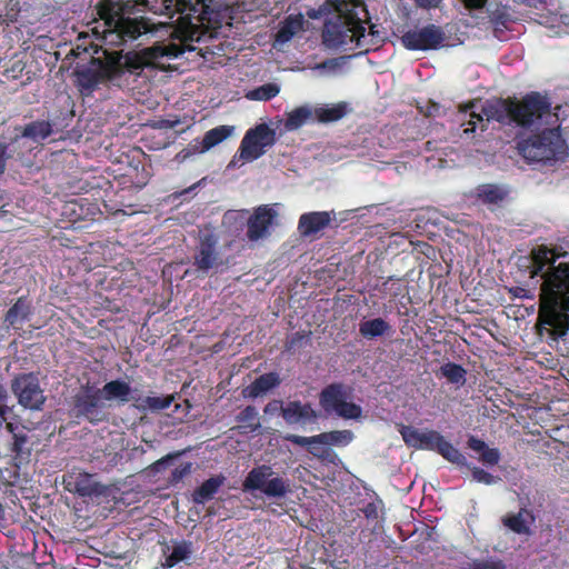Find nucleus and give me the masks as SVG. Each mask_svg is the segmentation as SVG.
I'll return each mask as SVG.
<instances>
[{
    "mask_svg": "<svg viewBox=\"0 0 569 569\" xmlns=\"http://www.w3.org/2000/svg\"><path fill=\"white\" fill-rule=\"evenodd\" d=\"M286 440L289 442L301 446V447H308L309 445H319L318 435L312 437H302L298 435H289L286 437Z\"/></svg>",
    "mask_w": 569,
    "mask_h": 569,
    "instance_id": "obj_43",
    "label": "nucleus"
},
{
    "mask_svg": "<svg viewBox=\"0 0 569 569\" xmlns=\"http://www.w3.org/2000/svg\"><path fill=\"white\" fill-rule=\"evenodd\" d=\"M276 206L263 204L256 209L254 213L248 219L247 236L250 241H258L269 234V228L272 226L278 212Z\"/></svg>",
    "mask_w": 569,
    "mask_h": 569,
    "instance_id": "obj_12",
    "label": "nucleus"
},
{
    "mask_svg": "<svg viewBox=\"0 0 569 569\" xmlns=\"http://www.w3.org/2000/svg\"><path fill=\"white\" fill-rule=\"evenodd\" d=\"M74 489L80 496H92L100 492L99 485L89 473H80L74 482Z\"/></svg>",
    "mask_w": 569,
    "mask_h": 569,
    "instance_id": "obj_38",
    "label": "nucleus"
},
{
    "mask_svg": "<svg viewBox=\"0 0 569 569\" xmlns=\"http://www.w3.org/2000/svg\"><path fill=\"white\" fill-rule=\"evenodd\" d=\"M143 6L157 14L172 19L179 14L171 31L179 42L157 43L121 54L107 52L104 60L94 59L77 71V83L82 93L92 92L100 83L109 82L121 89L134 90L147 84L158 71L171 69V61L187 50L189 42L199 41L203 24V4L200 0H143Z\"/></svg>",
    "mask_w": 569,
    "mask_h": 569,
    "instance_id": "obj_1",
    "label": "nucleus"
},
{
    "mask_svg": "<svg viewBox=\"0 0 569 569\" xmlns=\"http://www.w3.org/2000/svg\"><path fill=\"white\" fill-rule=\"evenodd\" d=\"M226 264L219 251L218 237L211 231L200 233L199 242L193 253V266L202 274L218 272Z\"/></svg>",
    "mask_w": 569,
    "mask_h": 569,
    "instance_id": "obj_9",
    "label": "nucleus"
},
{
    "mask_svg": "<svg viewBox=\"0 0 569 569\" xmlns=\"http://www.w3.org/2000/svg\"><path fill=\"white\" fill-rule=\"evenodd\" d=\"M475 569H503L499 561H485L475 565Z\"/></svg>",
    "mask_w": 569,
    "mask_h": 569,
    "instance_id": "obj_48",
    "label": "nucleus"
},
{
    "mask_svg": "<svg viewBox=\"0 0 569 569\" xmlns=\"http://www.w3.org/2000/svg\"><path fill=\"white\" fill-rule=\"evenodd\" d=\"M535 522L533 512L526 507L520 508L518 512H509L501 517L502 526L520 536H530Z\"/></svg>",
    "mask_w": 569,
    "mask_h": 569,
    "instance_id": "obj_16",
    "label": "nucleus"
},
{
    "mask_svg": "<svg viewBox=\"0 0 569 569\" xmlns=\"http://www.w3.org/2000/svg\"><path fill=\"white\" fill-rule=\"evenodd\" d=\"M467 9H481L488 0H460Z\"/></svg>",
    "mask_w": 569,
    "mask_h": 569,
    "instance_id": "obj_49",
    "label": "nucleus"
},
{
    "mask_svg": "<svg viewBox=\"0 0 569 569\" xmlns=\"http://www.w3.org/2000/svg\"><path fill=\"white\" fill-rule=\"evenodd\" d=\"M353 432L350 430H335L318 435L319 445L346 447L353 440Z\"/></svg>",
    "mask_w": 569,
    "mask_h": 569,
    "instance_id": "obj_30",
    "label": "nucleus"
},
{
    "mask_svg": "<svg viewBox=\"0 0 569 569\" xmlns=\"http://www.w3.org/2000/svg\"><path fill=\"white\" fill-rule=\"evenodd\" d=\"M52 133V126L49 121H33L23 129L22 137L36 142L44 140Z\"/></svg>",
    "mask_w": 569,
    "mask_h": 569,
    "instance_id": "obj_33",
    "label": "nucleus"
},
{
    "mask_svg": "<svg viewBox=\"0 0 569 569\" xmlns=\"http://www.w3.org/2000/svg\"><path fill=\"white\" fill-rule=\"evenodd\" d=\"M541 20L539 21L541 24H546L550 28H557L556 34H561L565 32H569V14H556L552 13L549 17L540 16Z\"/></svg>",
    "mask_w": 569,
    "mask_h": 569,
    "instance_id": "obj_41",
    "label": "nucleus"
},
{
    "mask_svg": "<svg viewBox=\"0 0 569 569\" xmlns=\"http://www.w3.org/2000/svg\"><path fill=\"white\" fill-rule=\"evenodd\" d=\"M280 385L279 375L269 372L259 376L252 383L242 390L244 398L256 399Z\"/></svg>",
    "mask_w": 569,
    "mask_h": 569,
    "instance_id": "obj_24",
    "label": "nucleus"
},
{
    "mask_svg": "<svg viewBox=\"0 0 569 569\" xmlns=\"http://www.w3.org/2000/svg\"><path fill=\"white\" fill-rule=\"evenodd\" d=\"M192 465L191 462H183L179 465L171 475V482H178L182 480L187 475L191 472Z\"/></svg>",
    "mask_w": 569,
    "mask_h": 569,
    "instance_id": "obj_45",
    "label": "nucleus"
},
{
    "mask_svg": "<svg viewBox=\"0 0 569 569\" xmlns=\"http://www.w3.org/2000/svg\"><path fill=\"white\" fill-rule=\"evenodd\" d=\"M305 18L301 13L289 14L279 24V29L274 36L273 47L279 48L288 43L296 34L303 30Z\"/></svg>",
    "mask_w": 569,
    "mask_h": 569,
    "instance_id": "obj_20",
    "label": "nucleus"
},
{
    "mask_svg": "<svg viewBox=\"0 0 569 569\" xmlns=\"http://www.w3.org/2000/svg\"><path fill=\"white\" fill-rule=\"evenodd\" d=\"M445 40L443 32L435 24L407 31L401 37L402 44L409 50H430L438 48Z\"/></svg>",
    "mask_w": 569,
    "mask_h": 569,
    "instance_id": "obj_11",
    "label": "nucleus"
},
{
    "mask_svg": "<svg viewBox=\"0 0 569 569\" xmlns=\"http://www.w3.org/2000/svg\"><path fill=\"white\" fill-rule=\"evenodd\" d=\"M223 476H214L206 480L192 495L193 502L203 505L218 492L219 488L224 483Z\"/></svg>",
    "mask_w": 569,
    "mask_h": 569,
    "instance_id": "obj_27",
    "label": "nucleus"
},
{
    "mask_svg": "<svg viewBox=\"0 0 569 569\" xmlns=\"http://www.w3.org/2000/svg\"><path fill=\"white\" fill-rule=\"evenodd\" d=\"M472 103L461 110L460 121L463 134L469 138L479 127L497 121L501 124L516 123L529 130L517 141L519 154L531 164L553 167L562 163L569 156V146L561 132V121L551 109V102L538 92L527 94L520 102L488 100L477 112Z\"/></svg>",
    "mask_w": 569,
    "mask_h": 569,
    "instance_id": "obj_2",
    "label": "nucleus"
},
{
    "mask_svg": "<svg viewBox=\"0 0 569 569\" xmlns=\"http://www.w3.org/2000/svg\"><path fill=\"white\" fill-rule=\"evenodd\" d=\"M359 333L367 340H375L393 333L392 326L383 318L363 319L359 323Z\"/></svg>",
    "mask_w": 569,
    "mask_h": 569,
    "instance_id": "obj_22",
    "label": "nucleus"
},
{
    "mask_svg": "<svg viewBox=\"0 0 569 569\" xmlns=\"http://www.w3.org/2000/svg\"><path fill=\"white\" fill-rule=\"evenodd\" d=\"M472 478L475 481L485 485H493L500 480L499 477H496L478 467L472 468Z\"/></svg>",
    "mask_w": 569,
    "mask_h": 569,
    "instance_id": "obj_42",
    "label": "nucleus"
},
{
    "mask_svg": "<svg viewBox=\"0 0 569 569\" xmlns=\"http://www.w3.org/2000/svg\"><path fill=\"white\" fill-rule=\"evenodd\" d=\"M350 389L341 383H331L320 393V406L328 415H335L346 420H357L362 415L359 405L349 401Z\"/></svg>",
    "mask_w": 569,
    "mask_h": 569,
    "instance_id": "obj_8",
    "label": "nucleus"
},
{
    "mask_svg": "<svg viewBox=\"0 0 569 569\" xmlns=\"http://www.w3.org/2000/svg\"><path fill=\"white\" fill-rule=\"evenodd\" d=\"M103 396L101 389L87 387L76 400V408L84 416H93L103 405Z\"/></svg>",
    "mask_w": 569,
    "mask_h": 569,
    "instance_id": "obj_21",
    "label": "nucleus"
},
{
    "mask_svg": "<svg viewBox=\"0 0 569 569\" xmlns=\"http://www.w3.org/2000/svg\"><path fill=\"white\" fill-rule=\"evenodd\" d=\"M442 0H416L418 7L423 9L437 8Z\"/></svg>",
    "mask_w": 569,
    "mask_h": 569,
    "instance_id": "obj_51",
    "label": "nucleus"
},
{
    "mask_svg": "<svg viewBox=\"0 0 569 569\" xmlns=\"http://www.w3.org/2000/svg\"><path fill=\"white\" fill-rule=\"evenodd\" d=\"M206 179H201L199 180L198 182H196L194 184L190 186L189 188L182 190L181 192H179L177 194V197H182V196H186V194H189L191 193L192 191H194L198 187H200L203 182H204Z\"/></svg>",
    "mask_w": 569,
    "mask_h": 569,
    "instance_id": "obj_53",
    "label": "nucleus"
},
{
    "mask_svg": "<svg viewBox=\"0 0 569 569\" xmlns=\"http://www.w3.org/2000/svg\"><path fill=\"white\" fill-rule=\"evenodd\" d=\"M435 451L452 463L458 466L467 465V458L452 443L447 441L442 435Z\"/></svg>",
    "mask_w": 569,
    "mask_h": 569,
    "instance_id": "obj_32",
    "label": "nucleus"
},
{
    "mask_svg": "<svg viewBox=\"0 0 569 569\" xmlns=\"http://www.w3.org/2000/svg\"><path fill=\"white\" fill-rule=\"evenodd\" d=\"M12 390L24 408L40 409L46 400L39 380L32 373L17 377L12 382Z\"/></svg>",
    "mask_w": 569,
    "mask_h": 569,
    "instance_id": "obj_10",
    "label": "nucleus"
},
{
    "mask_svg": "<svg viewBox=\"0 0 569 569\" xmlns=\"http://www.w3.org/2000/svg\"><path fill=\"white\" fill-rule=\"evenodd\" d=\"M8 146L0 143V176L4 172L6 169V162L8 159Z\"/></svg>",
    "mask_w": 569,
    "mask_h": 569,
    "instance_id": "obj_50",
    "label": "nucleus"
},
{
    "mask_svg": "<svg viewBox=\"0 0 569 569\" xmlns=\"http://www.w3.org/2000/svg\"><path fill=\"white\" fill-rule=\"evenodd\" d=\"M331 221L327 211L307 212L300 216L298 230L303 237H310L323 230Z\"/></svg>",
    "mask_w": 569,
    "mask_h": 569,
    "instance_id": "obj_19",
    "label": "nucleus"
},
{
    "mask_svg": "<svg viewBox=\"0 0 569 569\" xmlns=\"http://www.w3.org/2000/svg\"><path fill=\"white\" fill-rule=\"evenodd\" d=\"M328 13L335 14L333 4L331 3V0H328L325 2L319 9H312L308 11V16L311 19H319Z\"/></svg>",
    "mask_w": 569,
    "mask_h": 569,
    "instance_id": "obj_44",
    "label": "nucleus"
},
{
    "mask_svg": "<svg viewBox=\"0 0 569 569\" xmlns=\"http://www.w3.org/2000/svg\"><path fill=\"white\" fill-rule=\"evenodd\" d=\"M509 193L510 191L506 186L485 183L472 189L469 197L475 203L496 206L502 203Z\"/></svg>",
    "mask_w": 569,
    "mask_h": 569,
    "instance_id": "obj_15",
    "label": "nucleus"
},
{
    "mask_svg": "<svg viewBox=\"0 0 569 569\" xmlns=\"http://www.w3.org/2000/svg\"><path fill=\"white\" fill-rule=\"evenodd\" d=\"M313 120L318 122H333L343 118L349 111L347 102H339L335 104H322L312 107Z\"/></svg>",
    "mask_w": 569,
    "mask_h": 569,
    "instance_id": "obj_25",
    "label": "nucleus"
},
{
    "mask_svg": "<svg viewBox=\"0 0 569 569\" xmlns=\"http://www.w3.org/2000/svg\"><path fill=\"white\" fill-rule=\"evenodd\" d=\"M440 376L446 378L448 382L462 387L466 383L467 371L457 363L447 362L440 367Z\"/></svg>",
    "mask_w": 569,
    "mask_h": 569,
    "instance_id": "obj_35",
    "label": "nucleus"
},
{
    "mask_svg": "<svg viewBox=\"0 0 569 569\" xmlns=\"http://www.w3.org/2000/svg\"><path fill=\"white\" fill-rule=\"evenodd\" d=\"M560 257L547 246L533 248L530 256L520 258L519 266L528 271L530 279L536 280L531 287L509 289L515 298L533 300L539 286L540 323L548 327L555 339L566 336L569 329V263L556 264Z\"/></svg>",
    "mask_w": 569,
    "mask_h": 569,
    "instance_id": "obj_3",
    "label": "nucleus"
},
{
    "mask_svg": "<svg viewBox=\"0 0 569 569\" xmlns=\"http://www.w3.org/2000/svg\"><path fill=\"white\" fill-rule=\"evenodd\" d=\"M246 492H260L268 499H282L291 492L290 480L279 476L271 466L260 465L252 468L243 480Z\"/></svg>",
    "mask_w": 569,
    "mask_h": 569,
    "instance_id": "obj_6",
    "label": "nucleus"
},
{
    "mask_svg": "<svg viewBox=\"0 0 569 569\" xmlns=\"http://www.w3.org/2000/svg\"><path fill=\"white\" fill-rule=\"evenodd\" d=\"M84 201H87V199L79 198L67 202L63 207V213H70L74 219H82L87 216L93 217L99 211V208L96 204L87 203L88 208L84 210Z\"/></svg>",
    "mask_w": 569,
    "mask_h": 569,
    "instance_id": "obj_31",
    "label": "nucleus"
},
{
    "mask_svg": "<svg viewBox=\"0 0 569 569\" xmlns=\"http://www.w3.org/2000/svg\"><path fill=\"white\" fill-rule=\"evenodd\" d=\"M515 18L509 12L508 8L498 9L492 16V22L495 24V36L502 40V29H509V23L513 22Z\"/></svg>",
    "mask_w": 569,
    "mask_h": 569,
    "instance_id": "obj_39",
    "label": "nucleus"
},
{
    "mask_svg": "<svg viewBox=\"0 0 569 569\" xmlns=\"http://www.w3.org/2000/svg\"><path fill=\"white\" fill-rule=\"evenodd\" d=\"M192 555L191 541H173L171 546H167L163 550L164 561L162 567L168 569L177 566L181 561L188 560Z\"/></svg>",
    "mask_w": 569,
    "mask_h": 569,
    "instance_id": "obj_23",
    "label": "nucleus"
},
{
    "mask_svg": "<svg viewBox=\"0 0 569 569\" xmlns=\"http://www.w3.org/2000/svg\"><path fill=\"white\" fill-rule=\"evenodd\" d=\"M174 397H140L139 401H134V407L140 411L151 410V411H160L167 409L172 403Z\"/></svg>",
    "mask_w": 569,
    "mask_h": 569,
    "instance_id": "obj_36",
    "label": "nucleus"
},
{
    "mask_svg": "<svg viewBox=\"0 0 569 569\" xmlns=\"http://www.w3.org/2000/svg\"><path fill=\"white\" fill-rule=\"evenodd\" d=\"M280 92V87L274 82L264 83L258 88L249 90L246 98L253 101H268Z\"/></svg>",
    "mask_w": 569,
    "mask_h": 569,
    "instance_id": "obj_37",
    "label": "nucleus"
},
{
    "mask_svg": "<svg viewBox=\"0 0 569 569\" xmlns=\"http://www.w3.org/2000/svg\"><path fill=\"white\" fill-rule=\"evenodd\" d=\"M233 132V126L223 124L212 128L204 133L201 141L190 143L179 156L186 159L191 154L203 153L231 137Z\"/></svg>",
    "mask_w": 569,
    "mask_h": 569,
    "instance_id": "obj_13",
    "label": "nucleus"
},
{
    "mask_svg": "<svg viewBox=\"0 0 569 569\" xmlns=\"http://www.w3.org/2000/svg\"><path fill=\"white\" fill-rule=\"evenodd\" d=\"M282 417L289 425L307 423L317 419V413L309 403L289 401L282 409Z\"/></svg>",
    "mask_w": 569,
    "mask_h": 569,
    "instance_id": "obj_18",
    "label": "nucleus"
},
{
    "mask_svg": "<svg viewBox=\"0 0 569 569\" xmlns=\"http://www.w3.org/2000/svg\"><path fill=\"white\" fill-rule=\"evenodd\" d=\"M313 113L315 111L311 106L298 107L287 113L283 127L287 131L298 130L308 121H313Z\"/></svg>",
    "mask_w": 569,
    "mask_h": 569,
    "instance_id": "obj_26",
    "label": "nucleus"
},
{
    "mask_svg": "<svg viewBox=\"0 0 569 569\" xmlns=\"http://www.w3.org/2000/svg\"><path fill=\"white\" fill-rule=\"evenodd\" d=\"M101 392L104 401H118L126 403L129 401H139L140 396L136 395L130 385L121 379L112 380L107 382L102 388Z\"/></svg>",
    "mask_w": 569,
    "mask_h": 569,
    "instance_id": "obj_17",
    "label": "nucleus"
},
{
    "mask_svg": "<svg viewBox=\"0 0 569 569\" xmlns=\"http://www.w3.org/2000/svg\"><path fill=\"white\" fill-rule=\"evenodd\" d=\"M468 446L473 451L480 452V460L488 466H495L499 462L500 453L496 448H489L485 441L470 437Z\"/></svg>",
    "mask_w": 569,
    "mask_h": 569,
    "instance_id": "obj_29",
    "label": "nucleus"
},
{
    "mask_svg": "<svg viewBox=\"0 0 569 569\" xmlns=\"http://www.w3.org/2000/svg\"><path fill=\"white\" fill-rule=\"evenodd\" d=\"M166 462H167V460H166V459H162V460L158 461V462L156 463V466H157V467H158V466H162V465H164Z\"/></svg>",
    "mask_w": 569,
    "mask_h": 569,
    "instance_id": "obj_55",
    "label": "nucleus"
},
{
    "mask_svg": "<svg viewBox=\"0 0 569 569\" xmlns=\"http://www.w3.org/2000/svg\"><path fill=\"white\" fill-rule=\"evenodd\" d=\"M6 398V391L3 387L0 385V402Z\"/></svg>",
    "mask_w": 569,
    "mask_h": 569,
    "instance_id": "obj_54",
    "label": "nucleus"
},
{
    "mask_svg": "<svg viewBox=\"0 0 569 569\" xmlns=\"http://www.w3.org/2000/svg\"><path fill=\"white\" fill-rule=\"evenodd\" d=\"M326 446L327 445H309L308 448L311 455L322 457L326 451Z\"/></svg>",
    "mask_w": 569,
    "mask_h": 569,
    "instance_id": "obj_52",
    "label": "nucleus"
},
{
    "mask_svg": "<svg viewBox=\"0 0 569 569\" xmlns=\"http://www.w3.org/2000/svg\"><path fill=\"white\" fill-rule=\"evenodd\" d=\"M159 27H160V28H167V24H164V23H159Z\"/></svg>",
    "mask_w": 569,
    "mask_h": 569,
    "instance_id": "obj_56",
    "label": "nucleus"
},
{
    "mask_svg": "<svg viewBox=\"0 0 569 569\" xmlns=\"http://www.w3.org/2000/svg\"><path fill=\"white\" fill-rule=\"evenodd\" d=\"M276 131L268 124L261 123L249 129L241 140L238 152L229 163V168H237L246 162H252L262 157L268 148L276 143Z\"/></svg>",
    "mask_w": 569,
    "mask_h": 569,
    "instance_id": "obj_7",
    "label": "nucleus"
},
{
    "mask_svg": "<svg viewBox=\"0 0 569 569\" xmlns=\"http://www.w3.org/2000/svg\"><path fill=\"white\" fill-rule=\"evenodd\" d=\"M248 218L246 211L230 210L223 214L222 223L230 230H242L247 224Z\"/></svg>",
    "mask_w": 569,
    "mask_h": 569,
    "instance_id": "obj_40",
    "label": "nucleus"
},
{
    "mask_svg": "<svg viewBox=\"0 0 569 569\" xmlns=\"http://www.w3.org/2000/svg\"><path fill=\"white\" fill-rule=\"evenodd\" d=\"M521 2L529 8H533L541 11L548 10L547 0H521Z\"/></svg>",
    "mask_w": 569,
    "mask_h": 569,
    "instance_id": "obj_47",
    "label": "nucleus"
},
{
    "mask_svg": "<svg viewBox=\"0 0 569 569\" xmlns=\"http://www.w3.org/2000/svg\"><path fill=\"white\" fill-rule=\"evenodd\" d=\"M103 20V39L107 43L119 46L138 39L147 33H156L157 24L143 17H126L114 7L99 9Z\"/></svg>",
    "mask_w": 569,
    "mask_h": 569,
    "instance_id": "obj_5",
    "label": "nucleus"
},
{
    "mask_svg": "<svg viewBox=\"0 0 569 569\" xmlns=\"http://www.w3.org/2000/svg\"><path fill=\"white\" fill-rule=\"evenodd\" d=\"M283 403L281 400H272L268 402L263 409L266 415L274 416L278 413L282 415Z\"/></svg>",
    "mask_w": 569,
    "mask_h": 569,
    "instance_id": "obj_46",
    "label": "nucleus"
},
{
    "mask_svg": "<svg viewBox=\"0 0 569 569\" xmlns=\"http://www.w3.org/2000/svg\"><path fill=\"white\" fill-rule=\"evenodd\" d=\"M400 435L407 446L421 450H435L441 437L438 431H421L410 426H402Z\"/></svg>",
    "mask_w": 569,
    "mask_h": 569,
    "instance_id": "obj_14",
    "label": "nucleus"
},
{
    "mask_svg": "<svg viewBox=\"0 0 569 569\" xmlns=\"http://www.w3.org/2000/svg\"><path fill=\"white\" fill-rule=\"evenodd\" d=\"M31 315V305L30 302L21 297L17 300V302L8 310L6 315L4 321L9 326H16L17 323H21L29 319Z\"/></svg>",
    "mask_w": 569,
    "mask_h": 569,
    "instance_id": "obj_28",
    "label": "nucleus"
},
{
    "mask_svg": "<svg viewBox=\"0 0 569 569\" xmlns=\"http://www.w3.org/2000/svg\"><path fill=\"white\" fill-rule=\"evenodd\" d=\"M236 420L240 423V428L244 430V432H257L261 425L258 420V410L253 406H247L243 410H241Z\"/></svg>",
    "mask_w": 569,
    "mask_h": 569,
    "instance_id": "obj_34",
    "label": "nucleus"
},
{
    "mask_svg": "<svg viewBox=\"0 0 569 569\" xmlns=\"http://www.w3.org/2000/svg\"><path fill=\"white\" fill-rule=\"evenodd\" d=\"M335 14L325 22L322 42L329 49L350 50L363 47L371 29L367 33L368 11L359 0H331Z\"/></svg>",
    "mask_w": 569,
    "mask_h": 569,
    "instance_id": "obj_4",
    "label": "nucleus"
}]
</instances>
